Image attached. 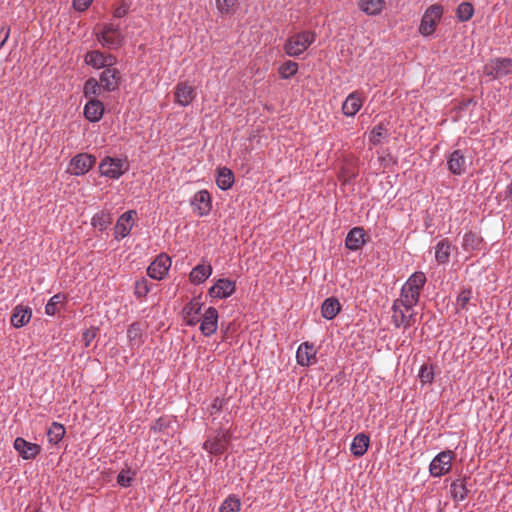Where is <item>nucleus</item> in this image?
I'll return each mask as SVG.
<instances>
[{
	"mask_svg": "<svg viewBox=\"0 0 512 512\" xmlns=\"http://www.w3.org/2000/svg\"><path fill=\"white\" fill-rule=\"evenodd\" d=\"M426 281L427 279L423 272H414L403 284L400 295L396 300L417 305Z\"/></svg>",
	"mask_w": 512,
	"mask_h": 512,
	"instance_id": "1",
	"label": "nucleus"
},
{
	"mask_svg": "<svg viewBox=\"0 0 512 512\" xmlns=\"http://www.w3.org/2000/svg\"><path fill=\"white\" fill-rule=\"evenodd\" d=\"M415 306L400 300H394L392 304V322L396 328L406 330L416 323Z\"/></svg>",
	"mask_w": 512,
	"mask_h": 512,
	"instance_id": "2",
	"label": "nucleus"
},
{
	"mask_svg": "<svg viewBox=\"0 0 512 512\" xmlns=\"http://www.w3.org/2000/svg\"><path fill=\"white\" fill-rule=\"evenodd\" d=\"M97 41L104 48L117 49L124 42V35L122 34L118 25L113 23H106L99 26L95 32Z\"/></svg>",
	"mask_w": 512,
	"mask_h": 512,
	"instance_id": "3",
	"label": "nucleus"
},
{
	"mask_svg": "<svg viewBox=\"0 0 512 512\" xmlns=\"http://www.w3.org/2000/svg\"><path fill=\"white\" fill-rule=\"evenodd\" d=\"M129 167L130 165L126 157L118 158L106 156L99 164V171L101 176L112 180H118L129 170Z\"/></svg>",
	"mask_w": 512,
	"mask_h": 512,
	"instance_id": "4",
	"label": "nucleus"
},
{
	"mask_svg": "<svg viewBox=\"0 0 512 512\" xmlns=\"http://www.w3.org/2000/svg\"><path fill=\"white\" fill-rule=\"evenodd\" d=\"M314 41L313 32L302 31L288 38L284 50L289 56L296 57L305 52Z\"/></svg>",
	"mask_w": 512,
	"mask_h": 512,
	"instance_id": "5",
	"label": "nucleus"
},
{
	"mask_svg": "<svg viewBox=\"0 0 512 512\" xmlns=\"http://www.w3.org/2000/svg\"><path fill=\"white\" fill-rule=\"evenodd\" d=\"M443 15V7L438 4L429 6L421 19L419 33L423 36H430L434 33L436 25Z\"/></svg>",
	"mask_w": 512,
	"mask_h": 512,
	"instance_id": "6",
	"label": "nucleus"
},
{
	"mask_svg": "<svg viewBox=\"0 0 512 512\" xmlns=\"http://www.w3.org/2000/svg\"><path fill=\"white\" fill-rule=\"evenodd\" d=\"M454 452L445 450L438 453L429 465V472L433 477H441L451 470Z\"/></svg>",
	"mask_w": 512,
	"mask_h": 512,
	"instance_id": "7",
	"label": "nucleus"
},
{
	"mask_svg": "<svg viewBox=\"0 0 512 512\" xmlns=\"http://www.w3.org/2000/svg\"><path fill=\"white\" fill-rule=\"evenodd\" d=\"M484 74L493 79H500L509 74H512V59L511 58H496L491 60L484 66Z\"/></svg>",
	"mask_w": 512,
	"mask_h": 512,
	"instance_id": "8",
	"label": "nucleus"
},
{
	"mask_svg": "<svg viewBox=\"0 0 512 512\" xmlns=\"http://www.w3.org/2000/svg\"><path fill=\"white\" fill-rule=\"evenodd\" d=\"M84 62L94 69H105L109 66H114L117 59L112 54H105L99 50H92L85 54Z\"/></svg>",
	"mask_w": 512,
	"mask_h": 512,
	"instance_id": "9",
	"label": "nucleus"
},
{
	"mask_svg": "<svg viewBox=\"0 0 512 512\" xmlns=\"http://www.w3.org/2000/svg\"><path fill=\"white\" fill-rule=\"evenodd\" d=\"M229 440V433L219 430L208 437L203 444V449L211 454H221L227 449Z\"/></svg>",
	"mask_w": 512,
	"mask_h": 512,
	"instance_id": "10",
	"label": "nucleus"
},
{
	"mask_svg": "<svg viewBox=\"0 0 512 512\" xmlns=\"http://www.w3.org/2000/svg\"><path fill=\"white\" fill-rule=\"evenodd\" d=\"M193 212L200 216H206L212 209V198L207 190H200L194 194L190 201Z\"/></svg>",
	"mask_w": 512,
	"mask_h": 512,
	"instance_id": "11",
	"label": "nucleus"
},
{
	"mask_svg": "<svg viewBox=\"0 0 512 512\" xmlns=\"http://www.w3.org/2000/svg\"><path fill=\"white\" fill-rule=\"evenodd\" d=\"M171 258L166 254H160L147 268V274L155 280H162L171 267Z\"/></svg>",
	"mask_w": 512,
	"mask_h": 512,
	"instance_id": "12",
	"label": "nucleus"
},
{
	"mask_svg": "<svg viewBox=\"0 0 512 512\" xmlns=\"http://www.w3.org/2000/svg\"><path fill=\"white\" fill-rule=\"evenodd\" d=\"M96 157L87 153H80L70 161V171L76 176L86 174L95 164Z\"/></svg>",
	"mask_w": 512,
	"mask_h": 512,
	"instance_id": "13",
	"label": "nucleus"
},
{
	"mask_svg": "<svg viewBox=\"0 0 512 512\" xmlns=\"http://www.w3.org/2000/svg\"><path fill=\"white\" fill-rule=\"evenodd\" d=\"M121 81L120 71L114 66L105 68L99 77V82L103 88V91L113 92L119 88Z\"/></svg>",
	"mask_w": 512,
	"mask_h": 512,
	"instance_id": "14",
	"label": "nucleus"
},
{
	"mask_svg": "<svg viewBox=\"0 0 512 512\" xmlns=\"http://www.w3.org/2000/svg\"><path fill=\"white\" fill-rule=\"evenodd\" d=\"M197 93L194 86L187 82H179L175 86L174 101L181 107H186L196 98Z\"/></svg>",
	"mask_w": 512,
	"mask_h": 512,
	"instance_id": "15",
	"label": "nucleus"
},
{
	"mask_svg": "<svg viewBox=\"0 0 512 512\" xmlns=\"http://www.w3.org/2000/svg\"><path fill=\"white\" fill-rule=\"evenodd\" d=\"M236 283L227 278L218 279L213 286L210 287L208 293L212 298L226 299L234 294Z\"/></svg>",
	"mask_w": 512,
	"mask_h": 512,
	"instance_id": "16",
	"label": "nucleus"
},
{
	"mask_svg": "<svg viewBox=\"0 0 512 512\" xmlns=\"http://www.w3.org/2000/svg\"><path fill=\"white\" fill-rule=\"evenodd\" d=\"M317 349L314 344L304 342L299 345L296 351V360L300 366L308 367L317 361Z\"/></svg>",
	"mask_w": 512,
	"mask_h": 512,
	"instance_id": "17",
	"label": "nucleus"
},
{
	"mask_svg": "<svg viewBox=\"0 0 512 512\" xmlns=\"http://www.w3.org/2000/svg\"><path fill=\"white\" fill-rule=\"evenodd\" d=\"M14 448L24 460L35 459L41 452L40 445L28 442L22 437L14 440Z\"/></svg>",
	"mask_w": 512,
	"mask_h": 512,
	"instance_id": "18",
	"label": "nucleus"
},
{
	"mask_svg": "<svg viewBox=\"0 0 512 512\" xmlns=\"http://www.w3.org/2000/svg\"><path fill=\"white\" fill-rule=\"evenodd\" d=\"M218 317L216 308L209 307L205 310L200 324V331L204 336L209 337L217 331Z\"/></svg>",
	"mask_w": 512,
	"mask_h": 512,
	"instance_id": "19",
	"label": "nucleus"
},
{
	"mask_svg": "<svg viewBox=\"0 0 512 512\" xmlns=\"http://www.w3.org/2000/svg\"><path fill=\"white\" fill-rule=\"evenodd\" d=\"M202 306L203 304L198 298H193L184 306L182 316L187 326H195L200 321L199 315L201 314Z\"/></svg>",
	"mask_w": 512,
	"mask_h": 512,
	"instance_id": "20",
	"label": "nucleus"
},
{
	"mask_svg": "<svg viewBox=\"0 0 512 512\" xmlns=\"http://www.w3.org/2000/svg\"><path fill=\"white\" fill-rule=\"evenodd\" d=\"M364 98L357 91L350 93L342 104V112L346 117H354L363 106Z\"/></svg>",
	"mask_w": 512,
	"mask_h": 512,
	"instance_id": "21",
	"label": "nucleus"
},
{
	"mask_svg": "<svg viewBox=\"0 0 512 512\" xmlns=\"http://www.w3.org/2000/svg\"><path fill=\"white\" fill-rule=\"evenodd\" d=\"M467 159L461 150H454L447 157L448 170L454 175H462L466 170Z\"/></svg>",
	"mask_w": 512,
	"mask_h": 512,
	"instance_id": "22",
	"label": "nucleus"
},
{
	"mask_svg": "<svg viewBox=\"0 0 512 512\" xmlns=\"http://www.w3.org/2000/svg\"><path fill=\"white\" fill-rule=\"evenodd\" d=\"M134 215V211H127L118 218L115 226V238L117 240L125 238L130 233L133 227Z\"/></svg>",
	"mask_w": 512,
	"mask_h": 512,
	"instance_id": "23",
	"label": "nucleus"
},
{
	"mask_svg": "<svg viewBox=\"0 0 512 512\" xmlns=\"http://www.w3.org/2000/svg\"><path fill=\"white\" fill-rule=\"evenodd\" d=\"M83 114L90 122H98L103 117L104 105L100 100L90 99L84 106Z\"/></svg>",
	"mask_w": 512,
	"mask_h": 512,
	"instance_id": "24",
	"label": "nucleus"
},
{
	"mask_svg": "<svg viewBox=\"0 0 512 512\" xmlns=\"http://www.w3.org/2000/svg\"><path fill=\"white\" fill-rule=\"evenodd\" d=\"M364 229L361 227L352 228L345 239V245L349 250L357 251L365 244Z\"/></svg>",
	"mask_w": 512,
	"mask_h": 512,
	"instance_id": "25",
	"label": "nucleus"
},
{
	"mask_svg": "<svg viewBox=\"0 0 512 512\" xmlns=\"http://www.w3.org/2000/svg\"><path fill=\"white\" fill-rule=\"evenodd\" d=\"M32 317V310L28 306L17 305L11 315V324L15 328H20L26 325Z\"/></svg>",
	"mask_w": 512,
	"mask_h": 512,
	"instance_id": "26",
	"label": "nucleus"
},
{
	"mask_svg": "<svg viewBox=\"0 0 512 512\" xmlns=\"http://www.w3.org/2000/svg\"><path fill=\"white\" fill-rule=\"evenodd\" d=\"M144 327L139 322H133L127 329L128 343L131 348H139L144 343Z\"/></svg>",
	"mask_w": 512,
	"mask_h": 512,
	"instance_id": "27",
	"label": "nucleus"
},
{
	"mask_svg": "<svg viewBox=\"0 0 512 512\" xmlns=\"http://www.w3.org/2000/svg\"><path fill=\"white\" fill-rule=\"evenodd\" d=\"M212 270L210 264H198L191 270L189 280L194 285L202 284L211 276Z\"/></svg>",
	"mask_w": 512,
	"mask_h": 512,
	"instance_id": "28",
	"label": "nucleus"
},
{
	"mask_svg": "<svg viewBox=\"0 0 512 512\" xmlns=\"http://www.w3.org/2000/svg\"><path fill=\"white\" fill-rule=\"evenodd\" d=\"M451 255V243L447 238L440 240L435 245V260L438 264H447Z\"/></svg>",
	"mask_w": 512,
	"mask_h": 512,
	"instance_id": "29",
	"label": "nucleus"
},
{
	"mask_svg": "<svg viewBox=\"0 0 512 512\" xmlns=\"http://www.w3.org/2000/svg\"><path fill=\"white\" fill-rule=\"evenodd\" d=\"M369 443H370L369 436H367L364 433L357 434L353 438L352 443L350 445L351 453L355 457L363 456L369 447Z\"/></svg>",
	"mask_w": 512,
	"mask_h": 512,
	"instance_id": "30",
	"label": "nucleus"
},
{
	"mask_svg": "<svg viewBox=\"0 0 512 512\" xmlns=\"http://www.w3.org/2000/svg\"><path fill=\"white\" fill-rule=\"evenodd\" d=\"M234 174L227 167H221L217 170L216 184L221 190H228L234 184Z\"/></svg>",
	"mask_w": 512,
	"mask_h": 512,
	"instance_id": "31",
	"label": "nucleus"
},
{
	"mask_svg": "<svg viewBox=\"0 0 512 512\" xmlns=\"http://www.w3.org/2000/svg\"><path fill=\"white\" fill-rule=\"evenodd\" d=\"M340 309L341 306L339 301L334 297H330L323 302L321 307V314L325 319L332 320L337 316Z\"/></svg>",
	"mask_w": 512,
	"mask_h": 512,
	"instance_id": "32",
	"label": "nucleus"
},
{
	"mask_svg": "<svg viewBox=\"0 0 512 512\" xmlns=\"http://www.w3.org/2000/svg\"><path fill=\"white\" fill-rule=\"evenodd\" d=\"M359 8L367 15H378L385 6L384 0H360Z\"/></svg>",
	"mask_w": 512,
	"mask_h": 512,
	"instance_id": "33",
	"label": "nucleus"
},
{
	"mask_svg": "<svg viewBox=\"0 0 512 512\" xmlns=\"http://www.w3.org/2000/svg\"><path fill=\"white\" fill-rule=\"evenodd\" d=\"M65 427L59 422H53L47 431L48 442L52 445H57L65 435Z\"/></svg>",
	"mask_w": 512,
	"mask_h": 512,
	"instance_id": "34",
	"label": "nucleus"
},
{
	"mask_svg": "<svg viewBox=\"0 0 512 512\" xmlns=\"http://www.w3.org/2000/svg\"><path fill=\"white\" fill-rule=\"evenodd\" d=\"M102 91L103 88L100 82L93 77L87 79L84 83L83 94L86 98L93 99L92 97H99L101 96Z\"/></svg>",
	"mask_w": 512,
	"mask_h": 512,
	"instance_id": "35",
	"label": "nucleus"
},
{
	"mask_svg": "<svg viewBox=\"0 0 512 512\" xmlns=\"http://www.w3.org/2000/svg\"><path fill=\"white\" fill-rule=\"evenodd\" d=\"M450 492L455 501H463L468 495V489L464 479H458L452 482Z\"/></svg>",
	"mask_w": 512,
	"mask_h": 512,
	"instance_id": "36",
	"label": "nucleus"
},
{
	"mask_svg": "<svg viewBox=\"0 0 512 512\" xmlns=\"http://www.w3.org/2000/svg\"><path fill=\"white\" fill-rule=\"evenodd\" d=\"M65 300L66 296L62 293L53 295L45 305V313L48 316H54L58 312L59 307L64 304Z\"/></svg>",
	"mask_w": 512,
	"mask_h": 512,
	"instance_id": "37",
	"label": "nucleus"
},
{
	"mask_svg": "<svg viewBox=\"0 0 512 512\" xmlns=\"http://www.w3.org/2000/svg\"><path fill=\"white\" fill-rule=\"evenodd\" d=\"M238 0H215L217 11L222 15H233L237 9Z\"/></svg>",
	"mask_w": 512,
	"mask_h": 512,
	"instance_id": "38",
	"label": "nucleus"
},
{
	"mask_svg": "<svg viewBox=\"0 0 512 512\" xmlns=\"http://www.w3.org/2000/svg\"><path fill=\"white\" fill-rule=\"evenodd\" d=\"M111 223V215L108 212H99L96 213L92 219L91 224L94 228H97L100 231L105 230Z\"/></svg>",
	"mask_w": 512,
	"mask_h": 512,
	"instance_id": "39",
	"label": "nucleus"
},
{
	"mask_svg": "<svg viewBox=\"0 0 512 512\" xmlns=\"http://www.w3.org/2000/svg\"><path fill=\"white\" fill-rule=\"evenodd\" d=\"M474 14V7L470 2H462L456 9V16L459 21L467 22Z\"/></svg>",
	"mask_w": 512,
	"mask_h": 512,
	"instance_id": "40",
	"label": "nucleus"
},
{
	"mask_svg": "<svg viewBox=\"0 0 512 512\" xmlns=\"http://www.w3.org/2000/svg\"><path fill=\"white\" fill-rule=\"evenodd\" d=\"M480 245L481 239L476 233L468 232L464 234L462 242L464 250H478Z\"/></svg>",
	"mask_w": 512,
	"mask_h": 512,
	"instance_id": "41",
	"label": "nucleus"
},
{
	"mask_svg": "<svg viewBox=\"0 0 512 512\" xmlns=\"http://www.w3.org/2000/svg\"><path fill=\"white\" fill-rule=\"evenodd\" d=\"M240 508V499L236 496H229L222 502L219 512H239Z\"/></svg>",
	"mask_w": 512,
	"mask_h": 512,
	"instance_id": "42",
	"label": "nucleus"
},
{
	"mask_svg": "<svg viewBox=\"0 0 512 512\" xmlns=\"http://www.w3.org/2000/svg\"><path fill=\"white\" fill-rule=\"evenodd\" d=\"M387 135V129L384 124L376 125L369 134V141L373 145H378L382 142L383 138Z\"/></svg>",
	"mask_w": 512,
	"mask_h": 512,
	"instance_id": "43",
	"label": "nucleus"
},
{
	"mask_svg": "<svg viewBox=\"0 0 512 512\" xmlns=\"http://www.w3.org/2000/svg\"><path fill=\"white\" fill-rule=\"evenodd\" d=\"M298 71V64L293 61H286L279 67V74L281 78L288 79L294 76Z\"/></svg>",
	"mask_w": 512,
	"mask_h": 512,
	"instance_id": "44",
	"label": "nucleus"
},
{
	"mask_svg": "<svg viewBox=\"0 0 512 512\" xmlns=\"http://www.w3.org/2000/svg\"><path fill=\"white\" fill-rule=\"evenodd\" d=\"M418 377L420 382L424 384H431L434 380V371L432 366L422 365L419 370Z\"/></svg>",
	"mask_w": 512,
	"mask_h": 512,
	"instance_id": "45",
	"label": "nucleus"
},
{
	"mask_svg": "<svg viewBox=\"0 0 512 512\" xmlns=\"http://www.w3.org/2000/svg\"><path fill=\"white\" fill-rule=\"evenodd\" d=\"M150 291V285L146 278H141L135 282L134 293L138 298L145 297Z\"/></svg>",
	"mask_w": 512,
	"mask_h": 512,
	"instance_id": "46",
	"label": "nucleus"
},
{
	"mask_svg": "<svg viewBox=\"0 0 512 512\" xmlns=\"http://www.w3.org/2000/svg\"><path fill=\"white\" fill-rule=\"evenodd\" d=\"M135 473L130 470H121L117 475V483L121 487H129L134 480Z\"/></svg>",
	"mask_w": 512,
	"mask_h": 512,
	"instance_id": "47",
	"label": "nucleus"
},
{
	"mask_svg": "<svg viewBox=\"0 0 512 512\" xmlns=\"http://www.w3.org/2000/svg\"><path fill=\"white\" fill-rule=\"evenodd\" d=\"M131 6L130 0H121L120 4L115 8L113 15L115 18H122L127 15Z\"/></svg>",
	"mask_w": 512,
	"mask_h": 512,
	"instance_id": "48",
	"label": "nucleus"
},
{
	"mask_svg": "<svg viewBox=\"0 0 512 512\" xmlns=\"http://www.w3.org/2000/svg\"><path fill=\"white\" fill-rule=\"evenodd\" d=\"M471 299V291L463 290L457 297V303L462 309H467V304Z\"/></svg>",
	"mask_w": 512,
	"mask_h": 512,
	"instance_id": "49",
	"label": "nucleus"
},
{
	"mask_svg": "<svg viewBox=\"0 0 512 512\" xmlns=\"http://www.w3.org/2000/svg\"><path fill=\"white\" fill-rule=\"evenodd\" d=\"M96 337V331L94 329H86L82 333V341L84 342L85 347H89L91 342Z\"/></svg>",
	"mask_w": 512,
	"mask_h": 512,
	"instance_id": "50",
	"label": "nucleus"
},
{
	"mask_svg": "<svg viewBox=\"0 0 512 512\" xmlns=\"http://www.w3.org/2000/svg\"><path fill=\"white\" fill-rule=\"evenodd\" d=\"M93 0H73V7L76 11L83 12L88 9Z\"/></svg>",
	"mask_w": 512,
	"mask_h": 512,
	"instance_id": "51",
	"label": "nucleus"
},
{
	"mask_svg": "<svg viewBox=\"0 0 512 512\" xmlns=\"http://www.w3.org/2000/svg\"><path fill=\"white\" fill-rule=\"evenodd\" d=\"M10 36V28L8 26H1L0 28V49L5 45Z\"/></svg>",
	"mask_w": 512,
	"mask_h": 512,
	"instance_id": "52",
	"label": "nucleus"
},
{
	"mask_svg": "<svg viewBox=\"0 0 512 512\" xmlns=\"http://www.w3.org/2000/svg\"><path fill=\"white\" fill-rule=\"evenodd\" d=\"M504 194L505 201H507V206H512V182L506 186Z\"/></svg>",
	"mask_w": 512,
	"mask_h": 512,
	"instance_id": "53",
	"label": "nucleus"
},
{
	"mask_svg": "<svg viewBox=\"0 0 512 512\" xmlns=\"http://www.w3.org/2000/svg\"><path fill=\"white\" fill-rule=\"evenodd\" d=\"M162 427H163V424H162V419H158L155 426H154V429L157 430H162Z\"/></svg>",
	"mask_w": 512,
	"mask_h": 512,
	"instance_id": "54",
	"label": "nucleus"
},
{
	"mask_svg": "<svg viewBox=\"0 0 512 512\" xmlns=\"http://www.w3.org/2000/svg\"><path fill=\"white\" fill-rule=\"evenodd\" d=\"M218 402H219V399H215V401L213 403V408H216V409L220 408V405L218 404Z\"/></svg>",
	"mask_w": 512,
	"mask_h": 512,
	"instance_id": "55",
	"label": "nucleus"
}]
</instances>
